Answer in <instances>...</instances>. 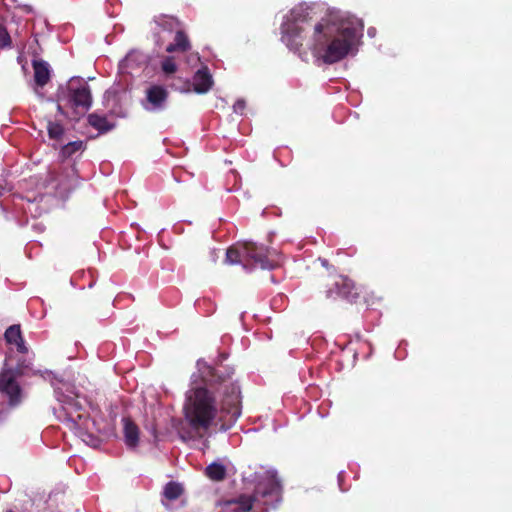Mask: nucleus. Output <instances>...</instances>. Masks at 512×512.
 Listing matches in <instances>:
<instances>
[{
    "label": "nucleus",
    "mask_w": 512,
    "mask_h": 512,
    "mask_svg": "<svg viewBox=\"0 0 512 512\" xmlns=\"http://www.w3.org/2000/svg\"><path fill=\"white\" fill-rule=\"evenodd\" d=\"M364 24L355 16L329 14L314 26L313 54L326 64L344 59L363 36Z\"/></svg>",
    "instance_id": "1"
},
{
    "label": "nucleus",
    "mask_w": 512,
    "mask_h": 512,
    "mask_svg": "<svg viewBox=\"0 0 512 512\" xmlns=\"http://www.w3.org/2000/svg\"><path fill=\"white\" fill-rule=\"evenodd\" d=\"M217 412L215 397L206 387H195L186 393L184 416L195 435H206Z\"/></svg>",
    "instance_id": "2"
},
{
    "label": "nucleus",
    "mask_w": 512,
    "mask_h": 512,
    "mask_svg": "<svg viewBox=\"0 0 512 512\" xmlns=\"http://www.w3.org/2000/svg\"><path fill=\"white\" fill-rule=\"evenodd\" d=\"M233 374V368L219 365L215 368L208 367V372L204 377L208 385L224 387L221 411L229 415L230 422H235L241 415V392L239 385L231 381Z\"/></svg>",
    "instance_id": "3"
},
{
    "label": "nucleus",
    "mask_w": 512,
    "mask_h": 512,
    "mask_svg": "<svg viewBox=\"0 0 512 512\" xmlns=\"http://www.w3.org/2000/svg\"><path fill=\"white\" fill-rule=\"evenodd\" d=\"M226 262L241 264L246 270H251L256 266L262 269L274 268V264L268 258V249L253 242L237 243L229 247L226 252Z\"/></svg>",
    "instance_id": "4"
},
{
    "label": "nucleus",
    "mask_w": 512,
    "mask_h": 512,
    "mask_svg": "<svg viewBox=\"0 0 512 512\" xmlns=\"http://www.w3.org/2000/svg\"><path fill=\"white\" fill-rule=\"evenodd\" d=\"M58 94V102L65 100L75 113V118L85 114L92 105V95L89 86L86 83L75 86L70 83L66 93ZM57 109L61 114H65L61 103H58Z\"/></svg>",
    "instance_id": "5"
},
{
    "label": "nucleus",
    "mask_w": 512,
    "mask_h": 512,
    "mask_svg": "<svg viewBox=\"0 0 512 512\" xmlns=\"http://www.w3.org/2000/svg\"><path fill=\"white\" fill-rule=\"evenodd\" d=\"M22 373L17 369H3L0 372V394L7 398L10 408L19 407L27 397L20 383Z\"/></svg>",
    "instance_id": "6"
},
{
    "label": "nucleus",
    "mask_w": 512,
    "mask_h": 512,
    "mask_svg": "<svg viewBox=\"0 0 512 512\" xmlns=\"http://www.w3.org/2000/svg\"><path fill=\"white\" fill-rule=\"evenodd\" d=\"M324 287L326 299L342 298L352 303L355 302L359 297V293L354 282L343 275H334L328 277Z\"/></svg>",
    "instance_id": "7"
},
{
    "label": "nucleus",
    "mask_w": 512,
    "mask_h": 512,
    "mask_svg": "<svg viewBox=\"0 0 512 512\" xmlns=\"http://www.w3.org/2000/svg\"><path fill=\"white\" fill-rule=\"evenodd\" d=\"M292 18L288 19L281 25L282 40L286 43L289 49L298 51L302 47V33L304 28L300 22H304L305 18H301V14L296 10L291 13Z\"/></svg>",
    "instance_id": "8"
},
{
    "label": "nucleus",
    "mask_w": 512,
    "mask_h": 512,
    "mask_svg": "<svg viewBox=\"0 0 512 512\" xmlns=\"http://www.w3.org/2000/svg\"><path fill=\"white\" fill-rule=\"evenodd\" d=\"M77 170L74 166L50 168L47 175V182L55 184V188L61 193L72 191L77 185Z\"/></svg>",
    "instance_id": "9"
},
{
    "label": "nucleus",
    "mask_w": 512,
    "mask_h": 512,
    "mask_svg": "<svg viewBox=\"0 0 512 512\" xmlns=\"http://www.w3.org/2000/svg\"><path fill=\"white\" fill-rule=\"evenodd\" d=\"M256 495L239 494L230 499H223L217 503L221 508L220 512H257L254 510Z\"/></svg>",
    "instance_id": "10"
},
{
    "label": "nucleus",
    "mask_w": 512,
    "mask_h": 512,
    "mask_svg": "<svg viewBox=\"0 0 512 512\" xmlns=\"http://www.w3.org/2000/svg\"><path fill=\"white\" fill-rule=\"evenodd\" d=\"M213 78L207 66H202L193 75L191 87L197 94L207 93L213 86Z\"/></svg>",
    "instance_id": "11"
},
{
    "label": "nucleus",
    "mask_w": 512,
    "mask_h": 512,
    "mask_svg": "<svg viewBox=\"0 0 512 512\" xmlns=\"http://www.w3.org/2000/svg\"><path fill=\"white\" fill-rule=\"evenodd\" d=\"M4 338L8 344L15 345L19 353L25 354L28 352L19 324L9 326L4 333Z\"/></svg>",
    "instance_id": "12"
},
{
    "label": "nucleus",
    "mask_w": 512,
    "mask_h": 512,
    "mask_svg": "<svg viewBox=\"0 0 512 512\" xmlns=\"http://www.w3.org/2000/svg\"><path fill=\"white\" fill-rule=\"evenodd\" d=\"M122 422L125 444L127 447L134 449L139 444V428L129 417H124Z\"/></svg>",
    "instance_id": "13"
},
{
    "label": "nucleus",
    "mask_w": 512,
    "mask_h": 512,
    "mask_svg": "<svg viewBox=\"0 0 512 512\" xmlns=\"http://www.w3.org/2000/svg\"><path fill=\"white\" fill-rule=\"evenodd\" d=\"M168 98V91L160 85H153L146 91V99L154 109H162Z\"/></svg>",
    "instance_id": "14"
},
{
    "label": "nucleus",
    "mask_w": 512,
    "mask_h": 512,
    "mask_svg": "<svg viewBox=\"0 0 512 512\" xmlns=\"http://www.w3.org/2000/svg\"><path fill=\"white\" fill-rule=\"evenodd\" d=\"M32 67L36 85L39 87L45 86L50 81L51 77L49 64L42 59H34L32 61Z\"/></svg>",
    "instance_id": "15"
},
{
    "label": "nucleus",
    "mask_w": 512,
    "mask_h": 512,
    "mask_svg": "<svg viewBox=\"0 0 512 512\" xmlns=\"http://www.w3.org/2000/svg\"><path fill=\"white\" fill-rule=\"evenodd\" d=\"M192 48L190 39L187 33L183 30L176 31L173 42L169 43L166 47L168 53H185Z\"/></svg>",
    "instance_id": "16"
},
{
    "label": "nucleus",
    "mask_w": 512,
    "mask_h": 512,
    "mask_svg": "<svg viewBox=\"0 0 512 512\" xmlns=\"http://www.w3.org/2000/svg\"><path fill=\"white\" fill-rule=\"evenodd\" d=\"M184 493V487L181 483L170 481L163 488V499L162 504L166 507V509H170L169 503L166 501H174L179 499Z\"/></svg>",
    "instance_id": "17"
},
{
    "label": "nucleus",
    "mask_w": 512,
    "mask_h": 512,
    "mask_svg": "<svg viewBox=\"0 0 512 512\" xmlns=\"http://www.w3.org/2000/svg\"><path fill=\"white\" fill-rule=\"evenodd\" d=\"M87 120L89 125L100 133H106L114 127V125L107 120L106 116L99 115L97 113L89 114Z\"/></svg>",
    "instance_id": "18"
},
{
    "label": "nucleus",
    "mask_w": 512,
    "mask_h": 512,
    "mask_svg": "<svg viewBox=\"0 0 512 512\" xmlns=\"http://www.w3.org/2000/svg\"><path fill=\"white\" fill-rule=\"evenodd\" d=\"M279 484L273 480L268 481L265 484H258L254 493L252 495H256V502L258 501V497L261 496L262 498H265L267 496L275 495L277 496L279 494Z\"/></svg>",
    "instance_id": "19"
},
{
    "label": "nucleus",
    "mask_w": 512,
    "mask_h": 512,
    "mask_svg": "<svg viewBox=\"0 0 512 512\" xmlns=\"http://www.w3.org/2000/svg\"><path fill=\"white\" fill-rule=\"evenodd\" d=\"M64 410L68 420L75 424L86 418L85 413L82 412V406L76 401L68 402L64 406Z\"/></svg>",
    "instance_id": "20"
},
{
    "label": "nucleus",
    "mask_w": 512,
    "mask_h": 512,
    "mask_svg": "<svg viewBox=\"0 0 512 512\" xmlns=\"http://www.w3.org/2000/svg\"><path fill=\"white\" fill-rule=\"evenodd\" d=\"M206 476L216 482L223 481L226 478V467L218 462H213L205 469Z\"/></svg>",
    "instance_id": "21"
},
{
    "label": "nucleus",
    "mask_w": 512,
    "mask_h": 512,
    "mask_svg": "<svg viewBox=\"0 0 512 512\" xmlns=\"http://www.w3.org/2000/svg\"><path fill=\"white\" fill-rule=\"evenodd\" d=\"M161 70L166 76L174 74L177 71V64L174 57L165 56L161 61Z\"/></svg>",
    "instance_id": "22"
},
{
    "label": "nucleus",
    "mask_w": 512,
    "mask_h": 512,
    "mask_svg": "<svg viewBox=\"0 0 512 512\" xmlns=\"http://www.w3.org/2000/svg\"><path fill=\"white\" fill-rule=\"evenodd\" d=\"M82 147H83V142L80 140L69 142L68 144H66L62 147L61 154L63 157L68 158V157H71L77 151H79Z\"/></svg>",
    "instance_id": "23"
},
{
    "label": "nucleus",
    "mask_w": 512,
    "mask_h": 512,
    "mask_svg": "<svg viewBox=\"0 0 512 512\" xmlns=\"http://www.w3.org/2000/svg\"><path fill=\"white\" fill-rule=\"evenodd\" d=\"M47 130L49 137L54 140H59L64 133V129L61 124L51 121L48 122Z\"/></svg>",
    "instance_id": "24"
},
{
    "label": "nucleus",
    "mask_w": 512,
    "mask_h": 512,
    "mask_svg": "<svg viewBox=\"0 0 512 512\" xmlns=\"http://www.w3.org/2000/svg\"><path fill=\"white\" fill-rule=\"evenodd\" d=\"M171 88L174 90H178L180 92H189L191 91V82L182 78H175L173 82L170 84Z\"/></svg>",
    "instance_id": "25"
},
{
    "label": "nucleus",
    "mask_w": 512,
    "mask_h": 512,
    "mask_svg": "<svg viewBox=\"0 0 512 512\" xmlns=\"http://www.w3.org/2000/svg\"><path fill=\"white\" fill-rule=\"evenodd\" d=\"M12 44L11 37L6 27L0 23V48H8Z\"/></svg>",
    "instance_id": "26"
},
{
    "label": "nucleus",
    "mask_w": 512,
    "mask_h": 512,
    "mask_svg": "<svg viewBox=\"0 0 512 512\" xmlns=\"http://www.w3.org/2000/svg\"><path fill=\"white\" fill-rule=\"evenodd\" d=\"M246 108V103L244 100L242 99H239L235 102V104L233 105V110L235 113H238V114H243L244 113V110Z\"/></svg>",
    "instance_id": "27"
},
{
    "label": "nucleus",
    "mask_w": 512,
    "mask_h": 512,
    "mask_svg": "<svg viewBox=\"0 0 512 512\" xmlns=\"http://www.w3.org/2000/svg\"><path fill=\"white\" fill-rule=\"evenodd\" d=\"M4 191H5V187L2 184H0V196L3 195Z\"/></svg>",
    "instance_id": "28"
},
{
    "label": "nucleus",
    "mask_w": 512,
    "mask_h": 512,
    "mask_svg": "<svg viewBox=\"0 0 512 512\" xmlns=\"http://www.w3.org/2000/svg\"><path fill=\"white\" fill-rule=\"evenodd\" d=\"M6 512H14V511H12V510H7Z\"/></svg>",
    "instance_id": "29"
}]
</instances>
